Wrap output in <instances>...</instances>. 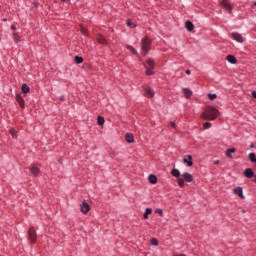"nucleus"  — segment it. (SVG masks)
I'll return each instance as SVG.
<instances>
[{
	"instance_id": "46",
	"label": "nucleus",
	"mask_w": 256,
	"mask_h": 256,
	"mask_svg": "<svg viewBox=\"0 0 256 256\" xmlns=\"http://www.w3.org/2000/svg\"><path fill=\"white\" fill-rule=\"evenodd\" d=\"M58 162H59V163H63L62 160H59Z\"/></svg>"
},
{
	"instance_id": "23",
	"label": "nucleus",
	"mask_w": 256,
	"mask_h": 256,
	"mask_svg": "<svg viewBox=\"0 0 256 256\" xmlns=\"http://www.w3.org/2000/svg\"><path fill=\"white\" fill-rule=\"evenodd\" d=\"M144 67L146 69V75L148 77H151V75H155V71H154L155 68H148L146 64H144Z\"/></svg>"
},
{
	"instance_id": "17",
	"label": "nucleus",
	"mask_w": 256,
	"mask_h": 256,
	"mask_svg": "<svg viewBox=\"0 0 256 256\" xmlns=\"http://www.w3.org/2000/svg\"><path fill=\"white\" fill-rule=\"evenodd\" d=\"M226 60L228 63H231V65H235L237 63V58L231 54L227 55Z\"/></svg>"
},
{
	"instance_id": "13",
	"label": "nucleus",
	"mask_w": 256,
	"mask_h": 256,
	"mask_svg": "<svg viewBox=\"0 0 256 256\" xmlns=\"http://www.w3.org/2000/svg\"><path fill=\"white\" fill-rule=\"evenodd\" d=\"M183 93H184V97L186 99H191V97H193V91H191V89L189 88H183Z\"/></svg>"
},
{
	"instance_id": "47",
	"label": "nucleus",
	"mask_w": 256,
	"mask_h": 256,
	"mask_svg": "<svg viewBox=\"0 0 256 256\" xmlns=\"http://www.w3.org/2000/svg\"><path fill=\"white\" fill-rule=\"evenodd\" d=\"M3 21H7V19H3Z\"/></svg>"
},
{
	"instance_id": "38",
	"label": "nucleus",
	"mask_w": 256,
	"mask_h": 256,
	"mask_svg": "<svg viewBox=\"0 0 256 256\" xmlns=\"http://www.w3.org/2000/svg\"><path fill=\"white\" fill-rule=\"evenodd\" d=\"M10 29H12V31H17V27H15V25H11Z\"/></svg>"
},
{
	"instance_id": "15",
	"label": "nucleus",
	"mask_w": 256,
	"mask_h": 256,
	"mask_svg": "<svg viewBox=\"0 0 256 256\" xmlns=\"http://www.w3.org/2000/svg\"><path fill=\"white\" fill-rule=\"evenodd\" d=\"M126 49L132 53V55H136V57H139V52H137V49H135L133 46L127 44Z\"/></svg>"
},
{
	"instance_id": "19",
	"label": "nucleus",
	"mask_w": 256,
	"mask_h": 256,
	"mask_svg": "<svg viewBox=\"0 0 256 256\" xmlns=\"http://www.w3.org/2000/svg\"><path fill=\"white\" fill-rule=\"evenodd\" d=\"M185 28L187 29V31H193L195 29V25H193V22L188 20L185 22Z\"/></svg>"
},
{
	"instance_id": "31",
	"label": "nucleus",
	"mask_w": 256,
	"mask_h": 256,
	"mask_svg": "<svg viewBox=\"0 0 256 256\" xmlns=\"http://www.w3.org/2000/svg\"><path fill=\"white\" fill-rule=\"evenodd\" d=\"M178 185L183 189L185 187V180L183 178H178Z\"/></svg>"
},
{
	"instance_id": "6",
	"label": "nucleus",
	"mask_w": 256,
	"mask_h": 256,
	"mask_svg": "<svg viewBox=\"0 0 256 256\" xmlns=\"http://www.w3.org/2000/svg\"><path fill=\"white\" fill-rule=\"evenodd\" d=\"M29 169H30V173H31V175H33V177H38L39 175H41V170L39 169V167H37L33 164L29 167Z\"/></svg>"
},
{
	"instance_id": "37",
	"label": "nucleus",
	"mask_w": 256,
	"mask_h": 256,
	"mask_svg": "<svg viewBox=\"0 0 256 256\" xmlns=\"http://www.w3.org/2000/svg\"><path fill=\"white\" fill-rule=\"evenodd\" d=\"M170 125L173 129H177V124H175V122H171Z\"/></svg>"
},
{
	"instance_id": "16",
	"label": "nucleus",
	"mask_w": 256,
	"mask_h": 256,
	"mask_svg": "<svg viewBox=\"0 0 256 256\" xmlns=\"http://www.w3.org/2000/svg\"><path fill=\"white\" fill-rule=\"evenodd\" d=\"M21 89H22V93H23L24 97H27V93H30V91H31V88L26 83H24L22 85Z\"/></svg>"
},
{
	"instance_id": "45",
	"label": "nucleus",
	"mask_w": 256,
	"mask_h": 256,
	"mask_svg": "<svg viewBox=\"0 0 256 256\" xmlns=\"http://www.w3.org/2000/svg\"><path fill=\"white\" fill-rule=\"evenodd\" d=\"M60 100H61V101H64V100H65V97L62 96V97L60 98Z\"/></svg>"
},
{
	"instance_id": "20",
	"label": "nucleus",
	"mask_w": 256,
	"mask_h": 256,
	"mask_svg": "<svg viewBox=\"0 0 256 256\" xmlns=\"http://www.w3.org/2000/svg\"><path fill=\"white\" fill-rule=\"evenodd\" d=\"M125 139H126L127 143L135 142V136H133V133H127L125 136Z\"/></svg>"
},
{
	"instance_id": "34",
	"label": "nucleus",
	"mask_w": 256,
	"mask_h": 256,
	"mask_svg": "<svg viewBox=\"0 0 256 256\" xmlns=\"http://www.w3.org/2000/svg\"><path fill=\"white\" fill-rule=\"evenodd\" d=\"M217 97V94H208V99H210V101H214V99Z\"/></svg>"
},
{
	"instance_id": "36",
	"label": "nucleus",
	"mask_w": 256,
	"mask_h": 256,
	"mask_svg": "<svg viewBox=\"0 0 256 256\" xmlns=\"http://www.w3.org/2000/svg\"><path fill=\"white\" fill-rule=\"evenodd\" d=\"M155 213H158V215H160V217H163V209L157 208V209L155 210Z\"/></svg>"
},
{
	"instance_id": "27",
	"label": "nucleus",
	"mask_w": 256,
	"mask_h": 256,
	"mask_svg": "<svg viewBox=\"0 0 256 256\" xmlns=\"http://www.w3.org/2000/svg\"><path fill=\"white\" fill-rule=\"evenodd\" d=\"M74 61L77 65H81V63H83V57L81 56H75L74 57Z\"/></svg>"
},
{
	"instance_id": "24",
	"label": "nucleus",
	"mask_w": 256,
	"mask_h": 256,
	"mask_svg": "<svg viewBox=\"0 0 256 256\" xmlns=\"http://www.w3.org/2000/svg\"><path fill=\"white\" fill-rule=\"evenodd\" d=\"M97 43H99L100 45H107V39H105L103 35H99L97 38Z\"/></svg>"
},
{
	"instance_id": "1",
	"label": "nucleus",
	"mask_w": 256,
	"mask_h": 256,
	"mask_svg": "<svg viewBox=\"0 0 256 256\" xmlns=\"http://www.w3.org/2000/svg\"><path fill=\"white\" fill-rule=\"evenodd\" d=\"M219 117V110L215 107H208L203 113H202V119L206 121H215Z\"/></svg>"
},
{
	"instance_id": "42",
	"label": "nucleus",
	"mask_w": 256,
	"mask_h": 256,
	"mask_svg": "<svg viewBox=\"0 0 256 256\" xmlns=\"http://www.w3.org/2000/svg\"><path fill=\"white\" fill-rule=\"evenodd\" d=\"M62 3H69L71 0H60Z\"/></svg>"
},
{
	"instance_id": "3",
	"label": "nucleus",
	"mask_w": 256,
	"mask_h": 256,
	"mask_svg": "<svg viewBox=\"0 0 256 256\" xmlns=\"http://www.w3.org/2000/svg\"><path fill=\"white\" fill-rule=\"evenodd\" d=\"M28 239L32 244L37 243V232L33 226H31L28 230Z\"/></svg>"
},
{
	"instance_id": "40",
	"label": "nucleus",
	"mask_w": 256,
	"mask_h": 256,
	"mask_svg": "<svg viewBox=\"0 0 256 256\" xmlns=\"http://www.w3.org/2000/svg\"><path fill=\"white\" fill-rule=\"evenodd\" d=\"M185 73H186V75H191V70L187 69V70L185 71Z\"/></svg>"
},
{
	"instance_id": "35",
	"label": "nucleus",
	"mask_w": 256,
	"mask_h": 256,
	"mask_svg": "<svg viewBox=\"0 0 256 256\" xmlns=\"http://www.w3.org/2000/svg\"><path fill=\"white\" fill-rule=\"evenodd\" d=\"M211 123L210 122H205L204 125H203V128L204 129H211Z\"/></svg>"
},
{
	"instance_id": "18",
	"label": "nucleus",
	"mask_w": 256,
	"mask_h": 256,
	"mask_svg": "<svg viewBox=\"0 0 256 256\" xmlns=\"http://www.w3.org/2000/svg\"><path fill=\"white\" fill-rule=\"evenodd\" d=\"M148 181L149 183H151L152 185H157V176L155 174H150L148 176Z\"/></svg>"
},
{
	"instance_id": "12",
	"label": "nucleus",
	"mask_w": 256,
	"mask_h": 256,
	"mask_svg": "<svg viewBox=\"0 0 256 256\" xmlns=\"http://www.w3.org/2000/svg\"><path fill=\"white\" fill-rule=\"evenodd\" d=\"M235 195H238L240 199H245V195H243V187L238 186L237 188L234 189Z\"/></svg>"
},
{
	"instance_id": "11",
	"label": "nucleus",
	"mask_w": 256,
	"mask_h": 256,
	"mask_svg": "<svg viewBox=\"0 0 256 256\" xmlns=\"http://www.w3.org/2000/svg\"><path fill=\"white\" fill-rule=\"evenodd\" d=\"M182 177H183L184 181H186V183H193V175H191L190 173L184 172L182 174Z\"/></svg>"
},
{
	"instance_id": "2",
	"label": "nucleus",
	"mask_w": 256,
	"mask_h": 256,
	"mask_svg": "<svg viewBox=\"0 0 256 256\" xmlns=\"http://www.w3.org/2000/svg\"><path fill=\"white\" fill-rule=\"evenodd\" d=\"M141 50L143 51L144 57L149 53V51H151V39L145 37L141 40Z\"/></svg>"
},
{
	"instance_id": "10",
	"label": "nucleus",
	"mask_w": 256,
	"mask_h": 256,
	"mask_svg": "<svg viewBox=\"0 0 256 256\" xmlns=\"http://www.w3.org/2000/svg\"><path fill=\"white\" fill-rule=\"evenodd\" d=\"M232 39H234V41H237V43H243V36L240 33L233 32Z\"/></svg>"
},
{
	"instance_id": "41",
	"label": "nucleus",
	"mask_w": 256,
	"mask_h": 256,
	"mask_svg": "<svg viewBox=\"0 0 256 256\" xmlns=\"http://www.w3.org/2000/svg\"><path fill=\"white\" fill-rule=\"evenodd\" d=\"M252 97H253V99H256V91L252 92Z\"/></svg>"
},
{
	"instance_id": "14",
	"label": "nucleus",
	"mask_w": 256,
	"mask_h": 256,
	"mask_svg": "<svg viewBox=\"0 0 256 256\" xmlns=\"http://www.w3.org/2000/svg\"><path fill=\"white\" fill-rule=\"evenodd\" d=\"M144 95L145 97H148L149 99H151V97H155V91L151 88H146Z\"/></svg>"
},
{
	"instance_id": "21",
	"label": "nucleus",
	"mask_w": 256,
	"mask_h": 256,
	"mask_svg": "<svg viewBox=\"0 0 256 256\" xmlns=\"http://www.w3.org/2000/svg\"><path fill=\"white\" fill-rule=\"evenodd\" d=\"M235 151H237V149H235V148H228L227 150H226V157H228V159H233V155H232V153H235Z\"/></svg>"
},
{
	"instance_id": "28",
	"label": "nucleus",
	"mask_w": 256,
	"mask_h": 256,
	"mask_svg": "<svg viewBox=\"0 0 256 256\" xmlns=\"http://www.w3.org/2000/svg\"><path fill=\"white\" fill-rule=\"evenodd\" d=\"M97 124L98 125H105V118L103 116L97 117Z\"/></svg>"
},
{
	"instance_id": "33",
	"label": "nucleus",
	"mask_w": 256,
	"mask_h": 256,
	"mask_svg": "<svg viewBox=\"0 0 256 256\" xmlns=\"http://www.w3.org/2000/svg\"><path fill=\"white\" fill-rule=\"evenodd\" d=\"M10 134L13 137V139H17V131L15 129H10Z\"/></svg>"
},
{
	"instance_id": "26",
	"label": "nucleus",
	"mask_w": 256,
	"mask_h": 256,
	"mask_svg": "<svg viewBox=\"0 0 256 256\" xmlns=\"http://www.w3.org/2000/svg\"><path fill=\"white\" fill-rule=\"evenodd\" d=\"M147 65L149 66V68L155 69V60L149 58V59L147 60Z\"/></svg>"
},
{
	"instance_id": "25",
	"label": "nucleus",
	"mask_w": 256,
	"mask_h": 256,
	"mask_svg": "<svg viewBox=\"0 0 256 256\" xmlns=\"http://www.w3.org/2000/svg\"><path fill=\"white\" fill-rule=\"evenodd\" d=\"M151 213H153V209L152 208H146L145 212L143 214L144 219H149V215H151Z\"/></svg>"
},
{
	"instance_id": "9",
	"label": "nucleus",
	"mask_w": 256,
	"mask_h": 256,
	"mask_svg": "<svg viewBox=\"0 0 256 256\" xmlns=\"http://www.w3.org/2000/svg\"><path fill=\"white\" fill-rule=\"evenodd\" d=\"M183 163H186L187 167H193V156L187 155L183 159Z\"/></svg>"
},
{
	"instance_id": "8",
	"label": "nucleus",
	"mask_w": 256,
	"mask_h": 256,
	"mask_svg": "<svg viewBox=\"0 0 256 256\" xmlns=\"http://www.w3.org/2000/svg\"><path fill=\"white\" fill-rule=\"evenodd\" d=\"M244 177L247 179H253V177H255V172L251 168H247L244 170Z\"/></svg>"
},
{
	"instance_id": "30",
	"label": "nucleus",
	"mask_w": 256,
	"mask_h": 256,
	"mask_svg": "<svg viewBox=\"0 0 256 256\" xmlns=\"http://www.w3.org/2000/svg\"><path fill=\"white\" fill-rule=\"evenodd\" d=\"M13 39H14L15 43L21 42V37L19 36V34L15 33V32L13 33Z\"/></svg>"
},
{
	"instance_id": "29",
	"label": "nucleus",
	"mask_w": 256,
	"mask_h": 256,
	"mask_svg": "<svg viewBox=\"0 0 256 256\" xmlns=\"http://www.w3.org/2000/svg\"><path fill=\"white\" fill-rule=\"evenodd\" d=\"M127 27H131V29H135L137 25L135 23L131 22V19H128L126 22Z\"/></svg>"
},
{
	"instance_id": "44",
	"label": "nucleus",
	"mask_w": 256,
	"mask_h": 256,
	"mask_svg": "<svg viewBox=\"0 0 256 256\" xmlns=\"http://www.w3.org/2000/svg\"><path fill=\"white\" fill-rule=\"evenodd\" d=\"M250 147H251V149H253V147H255V144L251 143Z\"/></svg>"
},
{
	"instance_id": "5",
	"label": "nucleus",
	"mask_w": 256,
	"mask_h": 256,
	"mask_svg": "<svg viewBox=\"0 0 256 256\" xmlns=\"http://www.w3.org/2000/svg\"><path fill=\"white\" fill-rule=\"evenodd\" d=\"M80 209L82 213H84V215H87V213H89V211L91 210V206L89 205V203H87V201L84 200L82 204H80Z\"/></svg>"
},
{
	"instance_id": "43",
	"label": "nucleus",
	"mask_w": 256,
	"mask_h": 256,
	"mask_svg": "<svg viewBox=\"0 0 256 256\" xmlns=\"http://www.w3.org/2000/svg\"><path fill=\"white\" fill-rule=\"evenodd\" d=\"M214 165H219V160L214 161Z\"/></svg>"
},
{
	"instance_id": "32",
	"label": "nucleus",
	"mask_w": 256,
	"mask_h": 256,
	"mask_svg": "<svg viewBox=\"0 0 256 256\" xmlns=\"http://www.w3.org/2000/svg\"><path fill=\"white\" fill-rule=\"evenodd\" d=\"M150 244L157 247V245H159V240H157V238H151L150 239Z\"/></svg>"
},
{
	"instance_id": "22",
	"label": "nucleus",
	"mask_w": 256,
	"mask_h": 256,
	"mask_svg": "<svg viewBox=\"0 0 256 256\" xmlns=\"http://www.w3.org/2000/svg\"><path fill=\"white\" fill-rule=\"evenodd\" d=\"M170 173L172 177H176L177 179L181 177V172L177 168H173Z\"/></svg>"
},
{
	"instance_id": "39",
	"label": "nucleus",
	"mask_w": 256,
	"mask_h": 256,
	"mask_svg": "<svg viewBox=\"0 0 256 256\" xmlns=\"http://www.w3.org/2000/svg\"><path fill=\"white\" fill-rule=\"evenodd\" d=\"M252 183H256V174L252 177Z\"/></svg>"
},
{
	"instance_id": "4",
	"label": "nucleus",
	"mask_w": 256,
	"mask_h": 256,
	"mask_svg": "<svg viewBox=\"0 0 256 256\" xmlns=\"http://www.w3.org/2000/svg\"><path fill=\"white\" fill-rule=\"evenodd\" d=\"M220 5L222 8H224L225 11H228V13H233V6L231 5V2H229V0H222L220 2Z\"/></svg>"
},
{
	"instance_id": "7",
	"label": "nucleus",
	"mask_w": 256,
	"mask_h": 256,
	"mask_svg": "<svg viewBox=\"0 0 256 256\" xmlns=\"http://www.w3.org/2000/svg\"><path fill=\"white\" fill-rule=\"evenodd\" d=\"M16 101L21 109H25V99L21 94H16Z\"/></svg>"
}]
</instances>
